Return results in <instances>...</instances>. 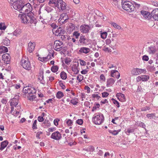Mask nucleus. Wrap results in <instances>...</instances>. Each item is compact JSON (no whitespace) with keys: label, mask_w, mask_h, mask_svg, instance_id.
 <instances>
[{"label":"nucleus","mask_w":158,"mask_h":158,"mask_svg":"<svg viewBox=\"0 0 158 158\" xmlns=\"http://www.w3.org/2000/svg\"><path fill=\"white\" fill-rule=\"evenodd\" d=\"M71 61V60L69 58H66L64 59V62L67 64H69Z\"/></svg>","instance_id":"8fccbe9b"},{"label":"nucleus","mask_w":158,"mask_h":158,"mask_svg":"<svg viewBox=\"0 0 158 158\" xmlns=\"http://www.w3.org/2000/svg\"><path fill=\"white\" fill-rule=\"evenodd\" d=\"M21 64L23 68L27 70H31V67L29 60L27 58L23 59L21 61Z\"/></svg>","instance_id":"39448f33"},{"label":"nucleus","mask_w":158,"mask_h":158,"mask_svg":"<svg viewBox=\"0 0 158 158\" xmlns=\"http://www.w3.org/2000/svg\"><path fill=\"white\" fill-rule=\"evenodd\" d=\"M104 120V116L101 113H98L97 115L94 116L92 118L93 122L97 125L101 124L103 122Z\"/></svg>","instance_id":"20e7f679"},{"label":"nucleus","mask_w":158,"mask_h":158,"mask_svg":"<svg viewBox=\"0 0 158 158\" xmlns=\"http://www.w3.org/2000/svg\"><path fill=\"white\" fill-rule=\"evenodd\" d=\"M103 50L105 52H111V49L107 47H105L103 49Z\"/></svg>","instance_id":"e2e57ef3"},{"label":"nucleus","mask_w":158,"mask_h":158,"mask_svg":"<svg viewBox=\"0 0 158 158\" xmlns=\"http://www.w3.org/2000/svg\"><path fill=\"white\" fill-rule=\"evenodd\" d=\"M60 36L65 34H67V33L65 30H64L61 27V29L60 30Z\"/></svg>","instance_id":"ea45409f"},{"label":"nucleus","mask_w":158,"mask_h":158,"mask_svg":"<svg viewBox=\"0 0 158 158\" xmlns=\"http://www.w3.org/2000/svg\"><path fill=\"white\" fill-rule=\"evenodd\" d=\"M76 123L80 125H81L83 123V120L81 119H78L76 121Z\"/></svg>","instance_id":"603ef678"},{"label":"nucleus","mask_w":158,"mask_h":158,"mask_svg":"<svg viewBox=\"0 0 158 158\" xmlns=\"http://www.w3.org/2000/svg\"><path fill=\"white\" fill-rule=\"evenodd\" d=\"M8 0L9 2L13 5L14 8L20 11V13H22V6L24 4L21 0Z\"/></svg>","instance_id":"7ed1b4c3"},{"label":"nucleus","mask_w":158,"mask_h":158,"mask_svg":"<svg viewBox=\"0 0 158 158\" xmlns=\"http://www.w3.org/2000/svg\"><path fill=\"white\" fill-rule=\"evenodd\" d=\"M117 73V76L116 77V78L117 79H118L120 77V74L118 71L116 70H112L111 71L110 73L111 76L112 77H114V73Z\"/></svg>","instance_id":"412c9836"},{"label":"nucleus","mask_w":158,"mask_h":158,"mask_svg":"<svg viewBox=\"0 0 158 158\" xmlns=\"http://www.w3.org/2000/svg\"><path fill=\"white\" fill-rule=\"evenodd\" d=\"M64 96V94L60 91H58L56 94V97L58 99H60Z\"/></svg>","instance_id":"4be33fe9"},{"label":"nucleus","mask_w":158,"mask_h":158,"mask_svg":"<svg viewBox=\"0 0 158 158\" xmlns=\"http://www.w3.org/2000/svg\"><path fill=\"white\" fill-rule=\"evenodd\" d=\"M10 57L8 53H6L3 54L2 56V60L4 62L5 64H8L10 63Z\"/></svg>","instance_id":"0eeeda50"},{"label":"nucleus","mask_w":158,"mask_h":158,"mask_svg":"<svg viewBox=\"0 0 158 158\" xmlns=\"http://www.w3.org/2000/svg\"><path fill=\"white\" fill-rule=\"evenodd\" d=\"M75 99H77V98H74L70 101V102L73 105H76L78 103L77 101L75 100Z\"/></svg>","instance_id":"37998d69"},{"label":"nucleus","mask_w":158,"mask_h":158,"mask_svg":"<svg viewBox=\"0 0 158 158\" xmlns=\"http://www.w3.org/2000/svg\"><path fill=\"white\" fill-rule=\"evenodd\" d=\"M51 59V55H49V54L47 56L43 57V60H40L42 62H44V61H47V60H48L50 59Z\"/></svg>","instance_id":"c85d7f7f"},{"label":"nucleus","mask_w":158,"mask_h":158,"mask_svg":"<svg viewBox=\"0 0 158 158\" xmlns=\"http://www.w3.org/2000/svg\"><path fill=\"white\" fill-rule=\"evenodd\" d=\"M38 120L40 122H42L44 120V118L43 117L39 116L38 118Z\"/></svg>","instance_id":"338daca9"},{"label":"nucleus","mask_w":158,"mask_h":158,"mask_svg":"<svg viewBox=\"0 0 158 158\" xmlns=\"http://www.w3.org/2000/svg\"><path fill=\"white\" fill-rule=\"evenodd\" d=\"M88 39L84 35H80L79 42L80 44L82 45H86L88 44Z\"/></svg>","instance_id":"423d86ee"},{"label":"nucleus","mask_w":158,"mask_h":158,"mask_svg":"<svg viewBox=\"0 0 158 158\" xmlns=\"http://www.w3.org/2000/svg\"><path fill=\"white\" fill-rule=\"evenodd\" d=\"M92 97L93 98H96L97 100H98L99 99L101 98V97L100 96H99L98 94H93L92 95Z\"/></svg>","instance_id":"c03bdc74"},{"label":"nucleus","mask_w":158,"mask_h":158,"mask_svg":"<svg viewBox=\"0 0 158 158\" xmlns=\"http://www.w3.org/2000/svg\"><path fill=\"white\" fill-rule=\"evenodd\" d=\"M146 116L148 118L151 119L152 118H153L155 116V114L152 113L150 114H148Z\"/></svg>","instance_id":"a18cd8bd"},{"label":"nucleus","mask_w":158,"mask_h":158,"mask_svg":"<svg viewBox=\"0 0 158 158\" xmlns=\"http://www.w3.org/2000/svg\"><path fill=\"white\" fill-rule=\"evenodd\" d=\"M22 32L19 29H16L15 31L13 32V34L14 35L18 36Z\"/></svg>","instance_id":"bb28decb"},{"label":"nucleus","mask_w":158,"mask_h":158,"mask_svg":"<svg viewBox=\"0 0 158 158\" xmlns=\"http://www.w3.org/2000/svg\"><path fill=\"white\" fill-rule=\"evenodd\" d=\"M142 81H147L149 78V77L148 75H141Z\"/></svg>","instance_id":"7c9ffc66"},{"label":"nucleus","mask_w":158,"mask_h":158,"mask_svg":"<svg viewBox=\"0 0 158 158\" xmlns=\"http://www.w3.org/2000/svg\"><path fill=\"white\" fill-rule=\"evenodd\" d=\"M59 0H50L49 2V4H54L56 7V6H58V3H59Z\"/></svg>","instance_id":"a878e982"},{"label":"nucleus","mask_w":158,"mask_h":158,"mask_svg":"<svg viewBox=\"0 0 158 158\" xmlns=\"http://www.w3.org/2000/svg\"><path fill=\"white\" fill-rule=\"evenodd\" d=\"M8 143V142L7 140H5L2 142L1 143V147L0 148V150H3L7 146Z\"/></svg>","instance_id":"aec40b11"},{"label":"nucleus","mask_w":158,"mask_h":158,"mask_svg":"<svg viewBox=\"0 0 158 158\" xmlns=\"http://www.w3.org/2000/svg\"><path fill=\"white\" fill-rule=\"evenodd\" d=\"M55 44L56 47H60L63 44V42L61 41L56 40L55 41Z\"/></svg>","instance_id":"e433bc0d"},{"label":"nucleus","mask_w":158,"mask_h":158,"mask_svg":"<svg viewBox=\"0 0 158 158\" xmlns=\"http://www.w3.org/2000/svg\"><path fill=\"white\" fill-rule=\"evenodd\" d=\"M121 3L122 8L128 12H131L134 10L135 6L131 2L122 0Z\"/></svg>","instance_id":"f03ea898"},{"label":"nucleus","mask_w":158,"mask_h":158,"mask_svg":"<svg viewBox=\"0 0 158 158\" xmlns=\"http://www.w3.org/2000/svg\"><path fill=\"white\" fill-rule=\"evenodd\" d=\"M6 28V26L5 24L2 23H0V29L1 30H5Z\"/></svg>","instance_id":"58836bf2"},{"label":"nucleus","mask_w":158,"mask_h":158,"mask_svg":"<svg viewBox=\"0 0 158 158\" xmlns=\"http://www.w3.org/2000/svg\"><path fill=\"white\" fill-rule=\"evenodd\" d=\"M85 89L87 90V92L88 93H89L90 92V89L88 86H85Z\"/></svg>","instance_id":"69168bd1"},{"label":"nucleus","mask_w":158,"mask_h":158,"mask_svg":"<svg viewBox=\"0 0 158 158\" xmlns=\"http://www.w3.org/2000/svg\"><path fill=\"white\" fill-rule=\"evenodd\" d=\"M90 51V49L87 48L83 47L81 48L79 51V52L81 53H83L87 54L89 53Z\"/></svg>","instance_id":"6ab92c4d"},{"label":"nucleus","mask_w":158,"mask_h":158,"mask_svg":"<svg viewBox=\"0 0 158 158\" xmlns=\"http://www.w3.org/2000/svg\"><path fill=\"white\" fill-rule=\"evenodd\" d=\"M79 60L80 61V64L81 65L84 66L86 65V62L84 60L81 59H80Z\"/></svg>","instance_id":"680f3d73"},{"label":"nucleus","mask_w":158,"mask_h":158,"mask_svg":"<svg viewBox=\"0 0 158 158\" xmlns=\"http://www.w3.org/2000/svg\"><path fill=\"white\" fill-rule=\"evenodd\" d=\"M33 8L30 3L24 4L22 8V13L23 14L19 15V17L21 19L22 23L28 24L36 23V19L33 16L34 14L31 12Z\"/></svg>","instance_id":"f257e3e1"},{"label":"nucleus","mask_w":158,"mask_h":158,"mask_svg":"<svg viewBox=\"0 0 158 158\" xmlns=\"http://www.w3.org/2000/svg\"><path fill=\"white\" fill-rule=\"evenodd\" d=\"M29 96L30 97L29 98V99L30 100H32L33 101L36 98V96L35 95H29Z\"/></svg>","instance_id":"774afa93"},{"label":"nucleus","mask_w":158,"mask_h":158,"mask_svg":"<svg viewBox=\"0 0 158 158\" xmlns=\"http://www.w3.org/2000/svg\"><path fill=\"white\" fill-rule=\"evenodd\" d=\"M107 35V33L105 32L101 33V37L103 39H105L106 38Z\"/></svg>","instance_id":"f704fd0d"},{"label":"nucleus","mask_w":158,"mask_h":158,"mask_svg":"<svg viewBox=\"0 0 158 158\" xmlns=\"http://www.w3.org/2000/svg\"><path fill=\"white\" fill-rule=\"evenodd\" d=\"M142 59L143 61H148L149 60V57L148 56L145 55L142 56Z\"/></svg>","instance_id":"3c124183"},{"label":"nucleus","mask_w":158,"mask_h":158,"mask_svg":"<svg viewBox=\"0 0 158 158\" xmlns=\"http://www.w3.org/2000/svg\"><path fill=\"white\" fill-rule=\"evenodd\" d=\"M61 27H59L57 28V30H56L55 31V33L56 34V35H57V36H60V30L61 29Z\"/></svg>","instance_id":"13d9d810"},{"label":"nucleus","mask_w":158,"mask_h":158,"mask_svg":"<svg viewBox=\"0 0 158 158\" xmlns=\"http://www.w3.org/2000/svg\"><path fill=\"white\" fill-rule=\"evenodd\" d=\"M67 124L69 126H71L73 124V122L70 119H69L66 122Z\"/></svg>","instance_id":"bf43d9fd"},{"label":"nucleus","mask_w":158,"mask_h":158,"mask_svg":"<svg viewBox=\"0 0 158 158\" xmlns=\"http://www.w3.org/2000/svg\"><path fill=\"white\" fill-rule=\"evenodd\" d=\"M89 152H93L94 150V148L92 146H90L88 147Z\"/></svg>","instance_id":"0e129e2a"},{"label":"nucleus","mask_w":158,"mask_h":158,"mask_svg":"<svg viewBox=\"0 0 158 158\" xmlns=\"http://www.w3.org/2000/svg\"><path fill=\"white\" fill-rule=\"evenodd\" d=\"M58 6H56L59 10H65L66 9V4L63 2L62 0H59V3H58Z\"/></svg>","instance_id":"1a4fd4ad"},{"label":"nucleus","mask_w":158,"mask_h":158,"mask_svg":"<svg viewBox=\"0 0 158 158\" xmlns=\"http://www.w3.org/2000/svg\"><path fill=\"white\" fill-rule=\"evenodd\" d=\"M111 24L115 28H117V29H119L121 27L119 26L116 23L114 22H112L111 23Z\"/></svg>","instance_id":"864d4df0"},{"label":"nucleus","mask_w":158,"mask_h":158,"mask_svg":"<svg viewBox=\"0 0 158 158\" xmlns=\"http://www.w3.org/2000/svg\"><path fill=\"white\" fill-rule=\"evenodd\" d=\"M37 121L36 120H35L33 124L32 128L33 129H37V125H36Z\"/></svg>","instance_id":"de8ad7c7"},{"label":"nucleus","mask_w":158,"mask_h":158,"mask_svg":"<svg viewBox=\"0 0 158 158\" xmlns=\"http://www.w3.org/2000/svg\"><path fill=\"white\" fill-rule=\"evenodd\" d=\"M73 35L76 39H78L80 35V33L78 31H75L73 33Z\"/></svg>","instance_id":"c9c22d12"},{"label":"nucleus","mask_w":158,"mask_h":158,"mask_svg":"<svg viewBox=\"0 0 158 158\" xmlns=\"http://www.w3.org/2000/svg\"><path fill=\"white\" fill-rule=\"evenodd\" d=\"M35 46V42H30L28 44V51L31 53L34 50Z\"/></svg>","instance_id":"2eb2a0df"},{"label":"nucleus","mask_w":158,"mask_h":158,"mask_svg":"<svg viewBox=\"0 0 158 158\" xmlns=\"http://www.w3.org/2000/svg\"><path fill=\"white\" fill-rule=\"evenodd\" d=\"M58 69L59 68L57 66H53L51 67V70L53 73H56L58 71Z\"/></svg>","instance_id":"2f4dec72"},{"label":"nucleus","mask_w":158,"mask_h":158,"mask_svg":"<svg viewBox=\"0 0 158 158\" xmlns=\"http://www.w3.org/2000/svg\"><path fill=\"white\" fill-rule=\"evenodd\" d=\"M121 131L120 129H119L117 130L112 131L109 130V133L112 134L113 135H117L119 132Z\"/></svg>","instance_id":"cd10ccee"},{"label":"nucleus","mask_w":158,"mask_h":158,"mask_svg":"<svg viewBox=\"0 0 158 158\" xmlns=\"http://www.w3.org/2000/svg\"><path fill=\"white\" fill-rule=\"evenodd\" d=\"M43 73L44 72L43 70H40L38 77V80H40V81H42V82H40V83L42 84L44 83V80H43L44 79Z\"/></svg>","instance_id":"a211bd4d"},{"label":"nucleus","mask_w":158,"mask_h":158,"mask_svg":"<svg viewBox=\"0 0 158 158\" xmlns=\"http://www.w3.org/2000/svg\"><path fill=\"white\" fill-rule=\"evenodd\" d=\"M151 15L154 20L158 21V8L154 9L151 12Z\"/></svg>","instance_id":"9b49d317"},{"label":"nucleus","mask_w":158,"mask_h":158,"mask_svg":"<svg viewBox=\"0 0 158 158\" xmlns=\"http://www.w3.org/2000/svg\"><path fill=\"white\" fill-rule=\"evenodd\" d=\"M23 92L25 94H28L29 95L32 94L31 89L28 87L27 89H23Z\"/></svg>","instance_id":"b1692460"},{"label":"nucleus","mask_w":158,"mask_h":158,"mask_svg":"<svg viewBox=\"0 0 158 158\" xmlns=\"http://www.w3.org/2000/svg\"><path fill=\"white\" fill-rule=\"evenodd\" d=\"M115 80L112 78L107 79L106 85L107 87L112 86L114 83Z\"/></svg>","instance_id":"dca6fc26"},{"label":"nucleus","mask_w":158,"mask_h":158,"mask_svg":"<svg viewBox=\"0 0 158 158\" xmlns=\"http://www.w3.org/2000/svg\"><path fill=\"white\" fill-rule=\"evenodd\" d=\"M141 14L146 19H150L152 18L151 13L145 10H142L140 12Z\"/></svg>","instance_id":"f8f14e48"},{"label":"nucleus","mask_w":158,"mask_h":158,"mask_svg":"<svg viewBox=\"0 0 158 158\" xmlns=\"http://www.w3.org/2000/svg\"><path fill=\"white\" fill-rule=\"evenodd\" d=\"M157 49L154 45H151L147 48V50L150 54H153L155 53Z\"/></svg>","instance_id":"ddd939ff"},{"label":"nucleus","mask_w":158,"mask_h":158,"mask_svg":"<svg viewBox=\"0 0 158 158\" xmlns=\"http://www.w3.org/2000/svg\"><path fill=\"white\" fill-rule=\"evenodd\" d=\"M100 80L102 81H105L106 78L104 74H101L100 77Z\"/></svg>","instance_id":"5fc2aeb1"},{"label":"nucleus","mask_w":158,"mask_h":158,"mask_svg":"<svg viewBox=\"0 0 158 158\" xmlns=\"http://www.w3.org/2000/svg\"><path fill=\"white\" fill-rule=\"evenodd\" d=\"M131 74L133 75H138L136 68H134L131 71Z\"/></svg>","instance_id":"4c0bfd02"},{"label":"nucleus","mask_w":158,"mask_h":158,"mask_svg":"<svg viewBox=\"0 0 158 158\" xmlns=\"http://www.w3.org/2000/svg\"><path fill=\"white\" fill-rule=\"evenodd\" d=\"M102 97L103 98H106L107 97L108 95H109V94L107 92H104L103 93H102Z\"/></svg>","instance_id":"4d7b16f0"},{"label":"nucleus","mask_w":158,"mask_h":158,"mask_svg":"<svg viewBox=\"0 0 158 158\" xmlns=\"http://www.w3.org/2000/svg\"><path fill=\"white\" fill-rule=\"evenodd\" d=\"M60 76L61 78L63 80H65L67 78L66 74L64 71H62L60 73Z\"/></svg>","instance_id":"c756f323"},{"label":"nucleus","mask_w":158,"mask_h":158,"mask_svg":"<svg viewBox=\"0 0 158 158\" xmlns=\"http://www.w3.org/2000/svg\"><path fill=\"white\" fill-rule=\"evenodd\" d=\"M111 100L113 101V103L116 105V106L117 107H119V103L117 101L115 100L114 98H112L111 99Z\"/></svg>","instance_id":"473e14b6"},{"label":"nucleus","mask_w":158,"mask_h":158,"mask_svg":"<svg viewBox=\"0 0 158 158\" xmlns=\"http://www.w3.org/2000/svg\"><path fill=\"white\" fill-rule=\"evenodd\" d=\"M81 32L84 33H88L90 29V27L88 25L84 24L81 25L80 27Z\"/></svg>","instance_id":"9d476101"},{"label":"nucleus","mask_w":158,"mask_h":158,"mask_svg":"<svg viewBox=\"0 0 158 158\" xmlns=\"http://www.w3.org/2000/svg\"><path fill=\"white\" fill-rule=\"evenodd\" d=\"M77 78L79 82H80L83 80V77L81 75H79L77 77Z\"/></svg>","instance_id":"79ce46f5"},{"label":"nucleus","mask_w":158,"mask_h":158,"mask_svg":"<svg viewBox=\"0 0 158 158\" xmlns=\"http://www.w3.org/2000/svg\"><path fill=\"white\" fill-rule=\"evenodd\" d=\"M111 45L112 46L114 47L116 45L117 43V41L116 40H115L114 39L112 38L111 39Z\"/></svg>","instance_id":"a19ab883"},{"label":"nucleus","mask_w":158,"mask_h":158,"mask_svg":"<svg viewBox=\"0 0 158 158\" xmlns=\"http://www.w3.org/2000/svg\"><path fill=\"white\" fill-rule=\"evenodd\" d=\"M79 66V63L78 62H76V64H74L72 68V70L74 72L75 74H77L79 71L77 69V67Z\"/></svg>","instance_id":"f3484780"},{"label":"nucleus","mask_w":158,"mask_h":158,"mask_svg":"<svg viewBox=\"0 0 158 158\" xmlns=\"http://www.w3.org/2000/svg\"><path fill=\"white\" fill-rule=\"evenodd\" d=\"M136 69L137 70V71L138 75L141 74V73H143L144 71H146V70L145 69H142L136 68Z\"/></svg>","instance_id":"09e8293b"},{"label":"nucleus","mask_w":158,"mask_h":158,"mask_svg":"<svg viewBox=\"0 0 158 158\" xmlns=\"http://www.w3.org/2000/svg\"><path fill=\"white\" fill-rule=\"evenodd\" d=\"M3 44L4 45L8 46L10 44V40L7 38H6L3 41Z\"/></svg>","instance_id":"393cba45"},{"label":"nucleus","mask_w":158,"mask_h":158,"mask_svg":"<svg viewBox=\"0 0 158 158\" xmlns=\"http://www.w3.org/2000/svg\"><path fill=\"white\" fill-rule=\"evenodd\" d=\"M51 138L54 139L59 140L61 138V134L59 132L56 131L52 134Z\"/></svg>","instance_id":"6e6552de"},{"label":"nucleus","mask_w":158,"mask_h":158,"mask_svg":"<svg viewBox=\"0 0 158 158\" xmlns=\"http://www.w3.org/2000/svg\"><path fill=\"white\" fill-rule=\"evenodd\" d=\"M137 125L139 127L142 128H145L146 127V125L144 123L141 122H138L137 123Z\"/></svg>","instance_id":"72a5a7b5"},{"label":"nucleus","mask_w":158,"mask_h":158,"mask_svg":"<svg viewBox=\"0 0 158 158\" xmlns=\"http://www.w3.org/2000/svg\"><path fill=\"white\" fill-rule=\"evenodd\" d=\"M19 101V96H15V98L10 100V106H16L18 104Z\"/></svg>","instance_id":"4468645a"},{"label":"nucleus","mask_w":158,"mask_h":158,"mask_svg":"<svg viewBox=\"0 0 158 158\" xmlns=\"http://www.w3.org/2000/svg\"><path fill=\"white\" fill-rule=\"evenodd\" d=\"M61 36V39L63 41H66V39H68L67 34H65Z\"/></svg>","instance_id":"49530a36"},{"label":"nucleus","mask_w":158,"mask_h":158,"mask_svg":"<svg viewBox=\"0 0 158 158\" xmlns=\"http://www.w3.org/2000/svg\"><path fill=\"white\" fill-rule=\"evenodd\" d=\"M150 109V108L149 106H146L143 107L141 109V111H146L147 110H149Z\"/></svg>","instance_id":"6e6d98bb"},{"label":"nucleus","mask_w":158,"mask_h":158,"mask_svg":"<svg viewBox=\"0 0 158 158\" xmlns=\"http://www.w3.org/2000/svg\"><path fill=\"white\" fill-rule=\"evenodd\" d=\"M60 121V119L58 118L55 119L54 120V125L56 126L58 124V122Z\"/></svg>","instance_id":"052dcab7"},{"label":"nucleus","mask_w":158,"mask_h":158,"mask_svg":"<svg viewBox=\"0 0 158 158\" xmlns=\"http://www.w3.org/2000/svg\"><path fill=\"white\" fill-rule=\"evenodd\" d=\"M116 97H117L118 99H119V100H120V99H119L120 98H122V100H123L124 101L125 99V98L124 95L122 93H117L116 94Z\"/></svg>","instance_id":"5701e85b"}]
</instances>
